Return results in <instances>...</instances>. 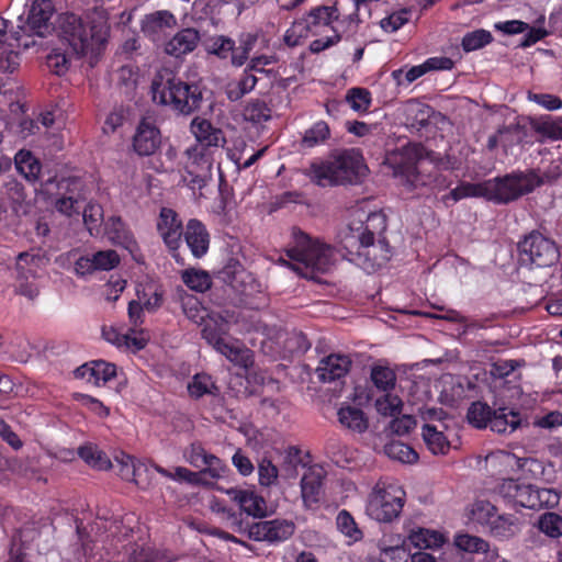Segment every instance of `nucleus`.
<instances>
[{
  "label": "nucleus",
  "mask_w": 562,
  "mask_h": 562,
  "mask_svg": "<svg viewBox=\"0 0 562 562\" xmlns=\"http://www.w3.org/2000/svg\"><path fill=\"white\" fill-rule=\"evenodd\" d=\"M60 37L68 43L69 52L54 49L47 56V66L56 75L67 71L70 56L77 58L90 55L91 60L97 59L103 49L109 35V26L103 20L83 21L74 13H66L59 18Z\"/></svg>",
  "instance_id": "nucleus-1"
},
{
  "label": "nucleus",
  "mask_w": 562,
  "mask_h": 562,
  "mask_svg": "<svg viewBox=\"0 0 562 562\" xmlns=\"http://www.w3.org/2000/svg\"><path fill=\"white\" fill-rule=\"evenodd\" d=\"M368 167L357 149H344L325 160H314L303 173L319 187L360 183L367 176Z\"/></svg>",
  "instance_id": "nucleus-2"
},
{
  "label": "nucleus",
  "mask_w": 562,
  "mask_h": 562,
  "mask_svg": "<svg viewBox=\"0 0 562 562\" xmlns=\"http://www.w3.org/2000/svg\"><path fill=\"white\" fill-rule=\"evenodd\" d=\"M293 243L285 250L290 261H281L304 278H314L316 273H326L335 263V249L327 244L313 239L302 231L293 229Z\"/></svg>",
  "instance_id": "nucleus-3"
},
{
  "label": "nucleus",
  "mask_w": 562,
  "mask_h": 562,
  "mask_svg": "<svg viewBox=\"0 0 562 562\" xmlns=\"http://www.w3.org/2000/svg\"><path fill=\"white\" fill-rule=\"evenodd\" d=\"M153 99L164 105H170L176 112L190 115L201 109L203 94L195 83H189L176 77L172 71H158L151 82Z\"/></svg>",
  "instance_id": "nucleus-4"
},
{
  "label": "nucleus",
  "mask_w": 562,
  "mask_h": 562,
  "mask_svg": "<svg viewBox=\"0 0 562 562\" xmlns=\"http://www.w3.org/2000/svg\"><path fill=\"white\" fill-rule=\"evenodd\" d=\"M547 181H549L548 176H540L533 169L488 179L485 180L486 200L497 204H507L532 192Z\"/></svg>",
  "instance_id": "nucleus-5"
},
{
  "label": "nucleus",
  "mask_w": 562,
  "mask_h": 562,
  "mask_svg": "<svg viewBox=\"0 0 562 562\" xmlns=\"http://www.w3.org/2000/svg\"><path fill=\"white\" fill-rule=\"evenodd\" d=\"M234 530L245 533L250 540L278 543L291 538L295 531V525L288 519H272L249 521L236 515L229 516Z\"/></svg>",
  "instance_id": "nucleus-6"
},
{
  "label": "nucleus",
  "mask_w": 562,
  "mask_h": 562,
  "mask_svg": "<svg viewBox=\"0 0 562 562\" xmlns=\"http://www.w3.org/2000/svg\"><path fill=\"white\" fill-rule=\"evenodd\" d=\"M519 260L522 265L547 268L560 259L557 243L539 231H531L518 241Z\"/></svg>",
  "instance_id": "nucleus-7"
},
{
  "label": "nucleus",
  "mask_w": 562,
  "mask_h": 562,
  "mask_svg": "<svg viewBox=\"0 0 562 562\" xmlns=\"http://www.w3.org/2000/svg\"><path fill=\"white\" fill-rule=\"evenodd\" d=\"M405 492L396 486L375 490L368 503V514L381 522H391L396 519L404 506Z\"/></svg>",
  "instance_id": "nucleus-8"
},
{
  "label": "nucleus",
  "mask_w": 562,
  "mask_h": 562,
  "mask_svg": "<svg viewBox=\"0 0 562 562\" xmlns=\"http://www.w3.org/2000/svg\"><path fill=\"white\" fill-rule=\"evenodd\" d=\"M386 216L382 212H372L364 223L360 222L358 227L349 226L348 233L342 238L344 247L351 249L357 243L370 244L372 240L385 238Z\"/></svg>",
  "instance_id": "nucleus-9"
},
{
  "label": "nucleus",
  "mask_w": 562,
  "mask_h": 562,
  "mask_svg": "<svg viewBox=\"0 0 562 562\" xmlns=\"http://www.w3.org/2000/svg\"><path fill=\"white\" fill-rule=\"evenodd\" d=\"M356 261L369 273L382 268L392 257V248L386 238L372 240L370 244L357 243Z\"/></svg>",
  "instance_id": "nucleus-10"
},
{
  "label": "nucleus",
  "mask_w": 562,
  "mask_h": 562,
  "mask_svg": "<svg viewBox=\"0 0 562 562\" xmlns=\"http://www.w3.org/2000/svg\"><path fill=\"white\" fill-rule=\"evenodd\" d=\"M183 228L181 221L178 218V214L173 210L168 207L160 210L157 229L165 245L177 261H179L178 249L181 245Z\"/></svg>",
  "instance_id": "nucleus-11"
},
{
  "label": "nucleus",
  "mask_w": 562,
  "mask_h": 562,
  "mask_svg": "<svg viewBox=\"0 0 562 562\" xmlns=\"http://www.w3.org/2000/svg\"><path fill=\"white\" fill-rule=\"evenodd\" d=\"M54 8L50 0H35L30 9L27 20L18 29L25 35L45 36L50 31L49 20Z\"/></svg>",
  "instance_id": "nucleus-12"
},
{
  "label": "nucleus",
  "mask_w": 562,
  "mask_h": 562,
  "mask_svg": "<svg viewBox=\"0 0 562 562\" xmlns=\"http://www.w3.org/2000/svg\"><path fill=\"white\" fill-rule=\"evenodd\" d=\"M191 133L194 135L195 143L193 145L203 147L214 153H218L220 148L226 144V138L221 128L202 117H194L190 124Z\"/></svg>",
  "instance_id": "nucleus-13"
},
{
  "label": "nucleus",
  "mask_w": 562,
  "mask_h": 562,
  "mask_svg": "<svg viewBox=\"0 0 562 562\" xmlns=\"http://www.w3.org/2000/svg\"><path fill=\"white\" fill-rule=\"evenodd\" d=\"M182 237L194 258H202L206 255L210 247V233L206 226L196 218L187 222Z\"/></svg>",
  "instance_id": "nucleus-14"
},
{
  "label": "nucleus",
  "mask_w": 562,
  "mask_h": 562,
  "mask_svg": "<svg viewBox=\"0 0 562 562\" xmlns=\"http://www.w3.org/2000/svg\"><path fill=\"white\" fill-rule=\"evenodd\" d=\"M74 374L92 385L105 384L116 375V367L103 360H95L78 367Z\"/></svg>",
  "instance_id": "nucleus-15"
},
{
  "label": "nucleus",
  "mask_w": 562,
  "mask_h": 562,
  "mask_svg": "<svg viewBox=\"0 0 562 562\" xmlns=\"http://www.w3.org/2000/svg\"><path fill=\"white\" fill-rule=\"evenodd\" d=\"M160 145L159 130L150 122L143 120L133 137V148L139 156L153 155Z\"/></svg>",
  "instance_id": "nucleus-16"
},
{
  "label": "nucleus",
  "mask_w": 562,
  "mask_h": 562,
  "mask_svg": "<svg viewBox=\"0 0 562 562\" xmlns=\"http://www.w3.org/2000/svg\"><path fill=\"white\" fill-rule=\"evenodd\" d=\"M350 367L351 360L348 356L331 353L319 361L316 373L322 382H333L344 378Z\"/></svg>",
  "instance_id": "nucleus-17"
},
{
  "label": "nucleus",
  "mask_w": 562,
  "mask_h": 562,
  "mask_svg": "<svg viewBox=\"0 0 562 562\" xmlns=\"http://www.w3.org/2000/svg\"><path fill=\"white\" fill-rule=\"evenodd\" d=\"M227 494L239 505L240 513L235 514L244 519L243 513L254 518H261L266 516V502L262 497L256 495L254 492L238 488H231Z\"/></svg>",
  "instance_id": "nucleus-18"
},
{
  "label": "nucleus",
  "mask_w": 562,
  "mask_h": 562,
  "mask_svg": "<svg viewBox=\"0 0 562 562\" xmlns=\"http://www.w3.org/2000/svg\"><path fill=\"white\" fill-rule=\"evenodd\" d=\"M200 34L193 27L183 29L177 32L165 45L166 54L173 57H181L195 49L200 42Z\"/></svg>",
  "instance_id": "nucleus-19"
},
{
  "label": "nucleus",
  "mask_w": 562,
  "mask_h": 562,
  "mask_svg": "<svg viewBox=\"0 0 562 562\" xmlns=\"http://www.w3.org/2000/svg\"><path fill=\"white\" fill-rule=\"evenodd\" d=\"M177 20L168 10H159L146 14L142 22V31L153 41L160 40L161 34L167 29L176 26Z\"/></svg>",
  "instance_id": "nucleus-20"
},
{
  "label": "nucleus",
  "mask_w": 562,
  "mask_h": 562,
  "mask_svg": "<svg viewBox=\"0 0 562 562\" xmlns=\"http://www.w3.org/2000/svg\"><path fill=\"white\" fill-rule=\"evenodd\" d=\"M533 485L521 484L516 480H505L499 486V495L515 506L531 509Z\"/></svg>",
  "instance_id": "nucleus-21"
},
{
  "label": "nucleus",
  "mask_w": 562,
  "mask_h": 562,
  "mask_svg": "<svg viewBox=\"0 0 562 562\" xmlns=\"http://www.w3.org/2000/svg\"><path fill=\"white\" fill-rule=\"evenodd\" d=\"M528 425V422L522 419L518 412L507 407H499L494 409V414L492 415L488 426L495 432L510 434L517 428Z\"/></svg>",
  "instance_id": "nucleus-22"
},
{
  "label": "nucleus",
  "mask_w": 562,
  "mask_h": 562,
  "mask_svg": "<svg viewBox=\"0 0 562 562\" xmlns=\"http://www.w3.org/2000/svg\"><path fill=\"white\" fill-rule=\"evenodd\" d=\"M346 15L347 10H345L344 5H339L338 0L333 7L321 5L312 9L305 21H308L311 29L312 26L329 25L335 20L339 21L341 24H346L347 30H349Z\"/></svg>",
  "instance_id": "nucleus-23"
},
{
  "label": "nucleus",
  "mask_w": 562,
  "mask_h": 562,
  "mask_svg": "<svg viewBox=\"0 0 562 562\" xmlns=\"http://www.w3.org/2000/svg\"><path fill=\"white\" fill-rule=\"evenodd\" d=\"M521 530V520L513 514H497L493 525L486 531L497 540H509L516 537Z\"/></svg>",
  "instance_id": "nucleus-24"
},
{
  "label": "nucleus",
  "mask_w": 562,
  "mask_h": 562,
  "mask_svg": "<svg viewBox=\"0 0 562 562\" xmlns=\"http://www.w3.org/2000/svg\"><path fill=\"white\" fill-rule=\"evenodd\" d=\"M105 235L109 240L117 246H121L130 251L136 247V241L133 234L126 227L125 223L120 216H111L104 224Z\"/></svg>",
  "instance_id": "nucleus-25"
},
{
  "label": "nucleus",
  "mask_w": 562,
  "mask_h": 562,
  "mask_svg": "<svg viewBox=\"0 0 562 562\" xmlns=\"http://www.w3.org/2000/svg\"><path fill=\"white\" fill-rule=\"evenodd\" d=\"M216 153L205 149L203 147H198L195 145L189 146L184 150V156L187 157L186 162V172H211L214 164V156Z\"/></svg>",
  "instance_id": "nucleus-26"
},
{
  "label": "nucleus",
  "mask_w": 562,
  "mask_h": 562,
  "mask_svg": "<svg viewBox=\"0 0 562 562\" xmlns=\"http://www.w3.org/2000/svg\"><path fill=\"white\" fill-rule=\"evenodd\" d=\"M323 474L321 471L310 469L301 479V493L306 507L319 503L323 493Z\"/></svg>",
  "instance_id": "nucleus-27"
},
{
  "label": "nucleus",
  "mask_w": 562,
  "mask_h": 562,
  "mask_svg": "<svg viewBox=\"0 0 562 562\" xmlns=\"http://www.w3.org/2000/svg\"><path fill=\"white\" fill-rule=\"evenodd\" d=\"M229 324L220 314L209 315L204 322L202 329V337L216 349L222 342L226 340L225 336L228 334Z\"/></svg>",
  "instance_id": "nucleus-28"
},
{
  "label": "nucleus",
  "mask_w": 562,
  "mask_h": 562,
  "mask_svg": "<svg viewBox=\"0 0 562 562\" xmlns=\"http://www.w3.org/2000/svg\"><path fill=\"white\" fill-rule=\"evenodd\" d=\"M215 350L225 356L234 364L244 369H248L254 366L252 351L239 344L237 340H225Z\"/></svg>",
  "instance_id": "nucleus-29"
},
{
  "label": "nucleus",
  "mask_w": 562,
  "mask_h": 562,
  "mask_svg": "<svg viewBox=\"0 0 562 562\" xmlns=\"http://www.w3.org/2000/svg\"><path fill=\"white\" fill-rule=\"evenodd\" d=\"M249 277L240 261L233 257L227 258L224 266L217 271V278L235 290H239L246 278Z\"/></svg>",
  "instance_id": "nucleus-30"
},
{
  "label": "nucleus",
  "mask_w": 562,
  "mask_h": 562,
  "mask_svg": "<svg viewBox=\"0 0 562 562\" xmlns=\"http://www.w3.org/2000/svg\"><path fill=\"white\" fill-rule=\"evenodd\" d=\"M337 415L339 423L355 432L362 434L369 427L368 418L363 411L355 406H342Z\"/></svg>",
  "instance_id": "nucleus-31"
},
{
  "label": "nucleus",
  "mask_w": 562,
  "mask_h": 562,
  "mask_svg": "<svg viewBox=\"0 0 562 562\" xmlns=\"http://www.w3.org/2000/svg\"><path fill=\"white\" fill-rule=\"evenodd\" d=\"M424 442L434 454H446L450 449V442L442 430L432 424H424L422 432Z\"/></svg>",
  "instance_id": "nucleus-32"
},
{
  "label": "nucleus",
  "mask_w": 562,
  "mask_h": 562,
  "mask_svg": "<svg viewBox=\"0 0 562 562\" xmlns=\"http://www.w3.org/2000/svg\"><path fill=\"white\" fill-rule=\"evenodd\" d=\"M498 514V509L488 501H476L471 508V520L481 526L486 532L493 525V520Z\"/></svg>",
  "instance_id": "nucleus-33"
},
{
  "label": "nucleus",
  "mask_w": 562,
  "mask_h": 562,
  "mask_svg": "<svg viewBox=\"0 0 562 562\" xmlns=\"http://www.w3.org/2000/svg\"><path fill=\"white\" fill-rule=\"evenodd\" d=\"M36 274L37 272H35V269L33 268H27V270H16L14 284L15 293L23 295L29 300H34L40 293L38 286L34 282Z\"/></svg>",
  "instance_id": "nucleus-34"
},
{
  "label": "nucleus",
  "mask_w": 562,
  "mask_h": 562,
  "mask_svg": "<svg viewBox=\"0 0 562 562\" xmlns=\"http://www.w3.org/2000/svg\"><path fill=\"white\" fill-rule=\"evenodd\" d=\"M257 81L258 79L254 74L245 70L238 80L227 85L225 92L228 100L233 102L240 100L245 94L255 89Z\"/></svg>",
  "instance_id": "nucleus-35"
},
{
  "label": "nucleus",
  "mask_w": 562,
  "mask_h": 562,
  "mask_svg": "<svg viewBox=\"0 0 562 562\" xmlns=\"http://www.w3.org/2000/svg\"><path fill=\"white\" fill-rule=\"evenodd\" d=\"M16 170L29 181H35L41 172V162L31 151L20 150L14 157Z\"/></svg>",
  "instance_id": "nucleus-36"
},
{
  "label": "nucleus",
  "mask_w": 562,
  "mask_h": 562,
  "mask_svg": "<svg viewBox=\"0 0 562 562\" xmlns=\"http://www.w3.org/2000/svg\"><path fill=\"white\" fill-rule=\"evenodd\" d=\"M464 198H484L486 199L485 181L480 183L463 182L457 188L452 189L448 194L442 196L445 203L448 200L458 202Z\"/></svg>",
  "instance_id": "nucleus-37"
},
{
  "label": "nucleus",
  "mask_w": 562,
  "mask_h": 562,
  "mask_svg": "<svg viewBox=\"0 0 562 562\" xmlns=\"http://www.w3.org/2000/svg\"><path fill=\"white\" fill-rule=\"evenodd\" d=\"M330 137V128L325 121H318L307 128L302 137L301 146L313 148L325 144Z\"/></svg>",
  "instance_id": "nucleus-38"
},
{
  "label": "nucleus",
  "mask_w": 562,
  "mask_h": 562,
  "mask_svg": "<svg viewBox=\"0 0 562 562\" xmlns=\"http://www.w3.org/2000/svg\"><path fill=\"white\" fill-rule=\"evenodd\" d=\"M494 409H492L486 403L477 401L473 402L468 408L467 419L470 425L475 428H486L492 419Z\"/></svg>",
  "instance_id": "nucleus-39"
},
{
  "label": "nucleus",
  "mask_w": 562,
  "mask_h": 562,
  "mask_svg": "<svg viewBox=\"0 0 562 562\" xmlns=\"http://www.w3.org/2000/svg\"><path fill=\"white\" fill-rule=\"evenodd\" d=\"M409 541L418 549H434L441 547L445 539L438 531L420 528L416 531H412Z\"/></svg>",
  "instance_id": "nucleus-40"
},
{
  "label": "nucleus",
  "mask_w": 562,
  "mask_h": 562,
  "mask_svg": "<svg viewBox=\"0 0 562 562\" xmlns=\"http://www.w3.org/2000/svg\"><path fill=\"white\" fill-rule=\"evenodd\" d=\"M345 101L353 111L366 113L372 103V97L367 88L355 87L347 91Z\"/></svg>",
  "instance_id": "nucleus-41"
},
{
  "label": "nucleus",
  "mask_w": 562,
  "mask_h": 562,
  "mask_svg": "<svg viewBox=\"0 0 562 562\" xmlns=\"http://www.w3.org/2000/svg\"><path fill=\"white\" fill-rule=\"evenodd\" d=\"M79 457L90 467L98 470H108L111 468V461L104 452L95 446L87 445L78 448Z\"/></svg>",
  "instance_id": "nucleus-42"
},
{
  "label": "nucleus",
  "mask_w": 562,
  "mask_h": 562,
  "mask_svg": "<svg viewBox=\"0 0 562 562\" xmlns=\"http://www.w3.org/2000/svg\"><path fill=\"white\" fill-rule=\"evenodd\" d=\"M188 392L191 397L198 400L202 396L210 394L216 395L218 387L207 374H195L191 382L188 384Z\"/></svg>",
  "instance_id": "nucleus-43"
},
{
  "label": "nucleus",
  "mask_w": 562,
  "mask_h": 562,
  "mask_svg": "<svg viewBox=\"0 0 562 562\" xmlns=\"http://www.w3.org/2000/svg\"><path fill=\"white\" fill-rule=\"evenodd\" d=\"M183 283L195 292H205L211 288L210 274L204 270L188 269L182 272Z\"/></svg>",
  "instance_id": "nucleus-44"
},
{
  "label": "nucleus",
  "mask_w": 562,
  "mask_h": 562,
  "mask_svg": "<svg viewBox=\"0 0 562 562\" xmlns=\"http://www.w3.org/2000/svg\"><path fill=\"white\" fill-rule=\"evenodd\" d=\"M243 114L246 121L259 124L271 119V109L265 101L255 99L247 103Z\"/></svg>",
  "instance_id": "nucleus-45"
},
{
  "label": "nucleus",
  "mask_w": 562,
  "mask_h": 562,
  "mask_svg": "<svg viewBox=\"0 0 562 562\" xmlns=\"http://www.w3.org/2000/svg\"><path fill=\"white\" fill-rule=\"evenodd\" d=\"M371 381L378 390L389 392L395 386L396 374L387 367L375 366L371 369Z\"/></svg>",
  "instance_id": "nucleus-46"
},
{
  "label": "nucleus",
  "mask_w": 562,
  "mask_h": 562,
  "mask_svg": "<svg viewBox=\"0 0 562 562\" xmlns=\"http://www.w3.org/2000/svg\"><path fill=\"white\" fill-rule=\"evenodd\" d=\"M454 544L458 549L469 553H484L490 549V544L484 539L468 533L458 535L454 538Z\"/></svg>",
  "instance_id": "nucleus-47"
},
{
  "label": "nucleus",
  "mask_w": 562,
  "mask_h": 562,
  "mask_svg": "<svg viewBox=\"0 0 562 562\" xmlns=\"http://www.w3.org/2000/svg\"><path fill=\"white\" fill-rule=\"evenodd\" d=\"M531 501V509L553 508L559 504L560 495L553 488H539L533 485Z\"/></svg>",
  "instance_id": "nucleus-48"
},
{
  "label": "nucleus",
  "mask_w": 562,
  "mask_h": 562,
  "mask_svg": "<svg viewBox=\"0 0 562 562\" xmlns=\"http://www.w3.org/2000/svg\"><path fill=\"white\" fill-rule=\"evenodd\" d=\"M204 47L209 54L225 59L234 48V41L224 35H216L204 41Z\"/></svg>",
  "instance_id": "nucleus-49"
},
{
  "label": "nucleus",
  "mask_w": 562,
  "mask_h": 562,
  "mask_svg": "<svg viewBox=\"0 0 562 562\" xmlns=\"http://www.w3.org/2000/svg\"><path fill=\"white\" fill-rule=\"evenodd\" d=\"M493 41L491 32L480 29L467 33L461 42L464 52H473L480 49Z\"/></svg>",
  "instance_id": "nucleus-50"
},
{
  "label": "nucleus",
  "mask_w": 562,
  "mask_h": 562,
  "mask_svg": "<svg viewBox=\"0 0 562 562\" xmlns=\"http://www.w3.org/2000/svg\"><path fill=\"white\" fill-rule=\"evenodd\" d=\"M338 530L352 541H359L362 538V531L358 528L353 517L347 510L338 513L336 518Z\"/></svg>",
  "instance_id": "nucleus-51"
},
{
  "label": "nucleus",
  "mask_w": 562,
  "mask_h": 562,
  "mask_svg": "<svg viewBox=\"0 0 562 562\" xmlns=\"http://www.w3.org/2000/svg\"><path fill=\"white\" fill-rule=\"evenodd\" d=\"M60 195L74 196L76 202L82 204L86 201L83 192V182L79 178H64L58 182Z\"/></svg>",
  "instance_id": "nucleus-52"
},
{
  "label": "nucleus",
  "mask_w": 562,
  "mask_h": 562,
  "mask_svg": "<svg viewBox=\"0 0 562 562\" xmlns=\"http://www.w3.org/2000/svg\"><path fill=\"white\" fill-rule=\"evenodd\" d=\"M385 451L390 458L404 463H414L418 460L417 452L401 441L391 442L385 447Z\"/></svg>",
  "instance_id": "nucleus-53"
},
{
  "label": "nucleus",
  "mask_w": 562,
  "mask_h": 562,
  "mask_svg": "<svg viewBox=\"0 0 562 562\" xmlns=\"http://www.w3.org/2000/svg\"><path fill=\"white\" fill-rule=\"evenodd\" d=\"M2 194L11 202L12 209L15 212H18V206L26 199L24 186L15 179H10L3 184Z\"/></svg>",
  "instance_id": "nucleus-54"
},
{
  "label": "nucleus",
  "mask_w": 562,
  "mask_h": 562,
  "mask_svg": "<svg viewBox=\"0 0 562 562\" xmlns=\"http://www.w3.org/2000/svg\"><path fill=\"white\" fill-rule=\"evenodd\" d=\"M539 529L551 538L562 535V518L555 513L543 514L538 521Z\"/></svg>",
  "instance_id": "nucleus-55"
},
{
  "label": "nucleus",
  "mask_w": 562,
  "mask_h": 562,
  "mask_svg": "<svg viewBox=\"0 0 562 562\" xmlns=\"http://www.w3.org/2000/svg\"><path fill=\"white\" fill-rule=\"evenodd\" d=\"M259 484L261 486H272L277 483L279 476L278 468L268 458H262L258 463Z\"/></svg>",
  "instance_id": "nucleus-56"
},
{
  "label": "nucleus",
  "mask_w": 562,
  "mask_h": 562,
  "mask_svg": "<svg viewBox=\"0 0 562 562\" xmlns=\"http://www.w3.org/2000/svg\"><path fill=\"white\" fill-rule=\"evenodd\" d=\"M95 271H108L115 268L120 263V257L115 250H101L91 255Z\"/></svg>",
  "instance_id": "nucleus-57"
},
{
  "label": "nucleus",
  "mask_w": 562,
  "mask_h": 562,
  "mask_svg": "<svg viewBox=\"0 0 562 562\" xmlns=\"http://www.w3.org/2000/svg\"><path fill=\"white\" fill-rule=\"evenodd\" d=\"M375 407L383 416H394L401 412L402 401L396 395L385 394L375 401Z\"/></svg>",
  "instance_id": "nucleus-58"
},
{
  "label": "nucleus",
  "mask_w": 562,
  "mask_h": 562,
  "mask_svg": "<svg viewBox=\"0 0 562 562\" xmlns=\"http://www.w3.org/2000/svg\"><path fill=\"white\" fill-rule=\"evenodd\" d=\"M228 471L227 465L215 454H210L204 467L200 469V477L209 475L211 479H220Z\"/></svg>",
  "instance_id": "nucleus-59"
},
{
  "label": "nucleus",
  "mask_w": 562,
  "mask_h": 562,
  "mask_svg": "<svg viewBox=\"0 0 562 562\" xmlns=\"http://www.w3.org/2000/svg\"><path fill=\"white\" fill-rule=\"evenodd\" d=\"M426 74V69L424 64L413 66L409 69L405 70L404 68H400L392 71L393 79L397 82V85H411L419 77Z\"/></svg>",
  "instance_id": "nucleus-60"
},
{
  "label": "nucleus",
  "mask_w": 562,
  "mask_h": 562,
  "mask_svg": "<svg viewBox=\"0 0 562 562\" xmlns=\"http://www.w3.org/2000/svg\"><path fill=\"white\" fill-rule=\"evenodd\" d=\"M210 454L200 443H192L186 451L184 458L192 467L201 469Z\"/></svg>",
  "instance_id": "nucleus-61"
},
{
  "label": "nucleus",
  "mask_w": 562,
  "mask_h": 562,
  "mask_svg": "<svg viewBox=\"0 0 562 562\" xmlns=\"http://www.w3.org/2000/svg\"><path fill=\"white\" fill-rule=\"evenodd\" d=\"M43 263L44 257L38 252H20L16 257L15 270L33 268L37 272Z\"/></svg>",
  "instance_id": "nucleus-62"
},
{
  "label": "nucleus",
  "mask_w": 562,
  "mask_h": 562,
  "mask_svg": "<svg viewBox=\"0 0 562 562\" xmlns=\"http://www.w3.org/2000/svg\"><path fill=\"white\" fill-rule=\"evenodd\" d=\"M409 12L401 10L381 20L380 25L384 31L395 32L408 21Z\"/></svg>",
  "instance_id": "nucleus-63"
},
{
  "label": "nucleus",
  "mask_w": 562,
  "mask_h": 562,
  "mask_svg": "<svg viewBox=\"0 0 562 562\" xmlns=\"http://www.w3.org/2000/svg\"><path fill=\"white\" fill-rule=\"evenodd\" d=\"M535 130L548 138L562 140V120L541 122L536 125Z\"/></svg>",
  "instance_id": "nucleus-64"
}]
</instances>
